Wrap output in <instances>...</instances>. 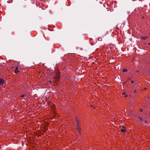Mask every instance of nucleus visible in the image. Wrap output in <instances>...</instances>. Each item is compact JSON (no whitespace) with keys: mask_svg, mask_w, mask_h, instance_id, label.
Listing matches in <instances>:
<instances>
[{"mask_svg":"<svg viewBox=\"0 0 150 150\" xmlns=\"http://www.w3.org/2000/svg\"><path fill=\"white\" fill-rule=\"evenodd\" d=\"M77 129L78 131L79 132V134H80V130H81V129L79 126V122L78 121H77Z\"/></svg>","mask_w":150,"mask_h":150,"instance_id":"obj_1","label":"nucleus"},{"mask_svg":"<svg viewBox=\"0 0 150 150\" xmlns=\"http://www.w3.org/2000/svg\"><path fill=\"white\" fill-rule=\"evenodd\" d=\"M4 80L2 79H0V85H2L4 83Z\"/></svg>","mask_w":150,"mask_h":150,"instance_id":"obj_4","label":"nucleus"},{"mask_svg":"<svg viewBox=\"0 0 150 150\" xmlns=\"http://www.w3.org/2000/svg\"><path fill=\"white\" fill-rule=\"evenodd\" d=\"M147 37H142V38L143 39L145 40L146 39Z\"/></svg>","mask_w":150,"mask_h":150,"instance_id":"obj_8","label":"nucleus"},{"mask_svg":"<svg viewBox=\"0 0 150 150\" xmlns=\"http://www.w3.org/2000/svg\"><path fill=\"white\" fill-rule=\"evenodd\" d=\"M130 82L132 83H134L133 81H131Z\"/></svg>","mask_w":150,"mask_h":150,"instance_id":"obj_13","label":"nucleus"},{"mask_svg":"<svg viewBox=\"0 0 150 150\" xmlns=\"http://www.w3.org/2000/svg\"><path fill=\"white\" fill-rule=\"evenodd\" d=\"M18 67H16V69L15 71V73L17 74L19 72V71H18Z\"/></svg>","mask_w":150,"mask_h":150,"instance_id":"obj_5","label":"nucleus"},{"mask_svg":"<svg viewBox=\"0 0 150 150\" xmlns=\"http://www.w3.org/2000/svg\"><path fill=\"white\" fill-rule=\"evenodd\" d=\"M139 118H140V120L142 121V118L141 117H139Z\"/></svg>","mask_w":150,"mask_h":150,"instance_id":"obj_12","label":"nucleus"},{"mask_svg":"<svg viewBox=\"0 0 150 150\" xmlns=\"http://www.w3.org/2000/svg\"><path fill=\"white\" fill-rule=\"evenodd\" d=\"M140 111L141 112H142V111H143V110H142V109H140Z\"/></svg>","mask_w":150,"mask_h":150,"instance_id":"obj_11","label":"nucleus"},{"mask_svg":"<svg viewBox=\"0 0 150 150\" xmlns=\"http://www.w3.org/2000/svg\"><path fill=\"white\" fill-rule=\"evenodd\" d=\"M148 44L149 45H150V43H149Z\"/></svg>","mask_w":150,"mask_h":150,"instance_id":"obj_16","label":"nucleus"},{"mask_svg":"<svg viewBox=\"0 0 150 150\" xmlns=\"http://www.w3.org/2000/svg\"><path fill=\"white\" fill-rule=\"evenodd\" d=\"M56 80L57 81H58L60 78V75L59 73H57L56 74Z\"/></svg>","mask_w":150,"mask_h":150,"instance_id":"obj_2","label":"nucleus"},{"mask_svg":"<svg viewBox=\"0 0 150 150\" xmlns=\"http://www.w3.org/2000/svg\"><path fill=\"white\" fill-rule=\"evenodd\" d=\"M130 80V79L129 78L128 79H127V80Z\"/></svg>","mask_w":150,"mask_h":150,"instance_id":"obj_14","label":"nucleus"},{"mask_svg":"<svg viewBox=\"0 0 150 150\" xmlns=\"http://www.w3.org/2000/svg\"><path fill=\"white\" fill-rule=\"evenodd\" d=\"M122 71L123 72H126L127 71V70L126 69H124L123 70H122Z\"/></svg>","mask_w":150,"mask_h":150,"instance_id":"obj_7","label":"nucleus"},{"mask_svg":"<svg viewBox=\"0 0 150 150\" xmlns=\"http://www.w3.org/2000/svg\"><path fill=\"white\" fill-rule=\"evenodd\" d=\"M145 122L146 123L147 121L146 120H145Z\"/></svg>","mask_w":150,"mask_h":150,"instance_id":"obj_17","label":"nucleus"},{"mask_svg":"<svg viewBox=\"0 0 150 150\" xmlns=\"http://www.w3.org/2000/svg\"><path fill=\"white\" fill-rule=\"evenodd\" d=\"M120 130L122 132H126V130L125 127H123L122 129H121Z\"/></svg>","mask_w":150,"mask_h":150,"instance_id":"obj_3","label":"nucleus"},{"mask_svg":"<svg viewBox=\"0 0 150 150\" xmlns=\"http://www.w3.org/2000/svg\"><path fill=\"white\" fill-rule=\"evenodd\" d=\"M134 92L135 93L136 92V90H134Z\"/></svg>","mask_w":150,"mask_h":150,"instance_id":"obj_15","label":"nucleus"},{"mask_svg":"<svg viewBox=\"0 0 150 150\" xmlns=\"http://www.w3.org/2000/svg\"><path fill=\"white\" fill-rule=\"evenodd\" d=\"M25 96H26V95H22L21 96V97L22 98H24V97Z\"/></svg>","mask_w":150,"mask_h":150,"instance_id":"obj_9","label":"nucleus"},{"mask_svg":"<svg viewBox=\"0 0 150 150\" xmlns=\"http://www.w3.org/2000/svg\"><path fill=\"white\" fill-rule=\"evenodd\" d=\"M48 82H49L50 84H51L52 81L51 80H49L48 81Z\"/></svg>","mask_w":150,"mask_h":150,"instance_id":"obj_10","label":"nucleus"},{"mask_svg":"<svg viewBox=\"0 0 150 150\" xmlns=\"http://www.w3.org/2000/svg\"><path fill=\"white\" fill-rule=\"evenodd\" d=\"M123 95H125V97H126L127 96V95H126L125 93V92H124L123 93Z\"/></svg>","mask_w":150,"mask_h":150,"instance_id":"obj_6","label":"nucleus"}]
</instances>
